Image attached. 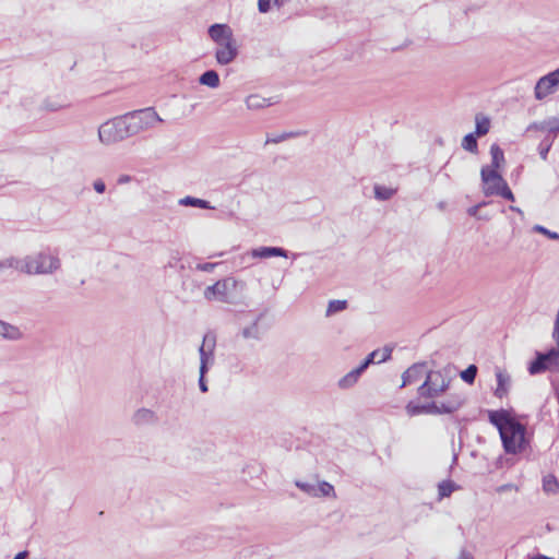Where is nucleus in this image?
<instances>
[{
    "label": "nucleus",
    "mask_w": 559,
    "mask_h": 559,
    "mask_svg": "<svg viewBox=\"0 0 559 559\" xmlns=\"http://www.w3.org/2000/svg\"><path fill=\"white\" fill-rule=\"evenodd\" d=\"M452 381L451 369L444 367L426 372L425 381L418 386L417 394L420 399L429 400L425 403L411 401L405 406L408 416L418 415H452L460 411L466 399L461 393H449L441 397L450 388Z\"/></svg>",
    "instance_id": "f257e3e1"
},
{
    "label": "nucleus",
    "mask_w": 559,
    "mask_h": 559,
    "mask_svg": "<svg viewBox=\"0 0 559 559\" xmlns=\"http://www.w3.org/2000/svg\"><path fill=\"white\" fill-rule=\"evenodd\" d=\"M488 419L498 429L506 453L516 454L526 449V427L514 418L510 411H488Z\"/></svg>",
    "instance_id": "f03ea898"
},
{
    "label": "nucleus",
    "mask_w": 559,
    "mask_h": 559,
    "mask_svg": "<svg viewBox=\"0 0 559 559\" xmlns=\"http://www.w3.org/2000/svg\"><path fill=\"white\" fill-rule=\"evenodd\" d=\"M21 273L27 275L51 274L60 267V260L50 252H39L21 259Z\"/></svg>",
    "instance_id": "7ed1b4c3"
},
{
    "label": "nucleus",
    "mask_w": 559,
    "mask_h": 559,
    "mask_svg": "<svg viewBox=\"0 0 559 559\" xmlns=\"http://www.w3.org/2000/svg\"><path fill=\"white\" fill-rule=\"evenodd\" d=\"M124 118L131 136L154 129L157 123L164 122L153 107L129 111L124 114Z\"/></svg>",
    "instance_id": "20e7f679"
},
{
    "label": "nucleus",
    "mask_w": 559,
    "mask_h": 559,
    "mask_svg": "<svg viewBox=\"0 0 559 559\" xmlns=\"http://www.w3.org/2000/svg\"><path fill=\"white\" fill-rule=\"evenodd\" d=\"M131 138L124 115L110 119L98 128V139L105 145Z\"/></svg>",
    "instance_id": "39448f33"
},
{
    "label": "nucleus",
    "mask_w": 559,
    "mask_h": 559,
    "mask_svg": "<svg viewBox=\"0 0 559 559\" xmlns=\"http://www.w3.org/2000/svg\"><path fill=\"white\" fill-rule=\"evenodd\" d=\"M236 286L237 281L234 277H225L206 286L203 292V297L207 301L231 304L236 298Z\"/></svg>",
    "instance_id": "423d86ee"
},
{
    "label": "nucleus",
    "mask_w": 559,
    "mask_h": 559,
    "mask_svg": "<svg viewBox=\"0 0 559 559\" xmlns=\"http://www.w3.org/2000/svg\"><path fill=\"white\" fill-rule=\"evenodd\" d=\"M546 370L559 371V347H551L546 353L537 352L528 365L531 374H539Z\"/></svg>",
    "instance_id": "0eeeda50"
},
{
    "label": "nucleus",
    "mask_w": 559,
    "mask_h": 559,
    "mask_svg": "<svg viewBox=\"0 0 559 559\" xmlns=\"http://www.w3.org/2000/svg\"><path fill=\"white\" fill-rule=\"evenodd\" d=\"M559 88V68L542 76L534 87V96L537 100H543L549 95L555 94Z\"/></svg>",
    "instance_id": "6e6552de"
},
{
    "label": "nucleus",
    "mask_w": 559,
    "mask_h": 559,
    "mask_svg": "<svg viewBox=\"0 0 559 559\" xmlns=\"http://www.w3.org/2000/svg\"><path fill=\"white\" fill-rule=\"evenodd\" d=\"M480 177L483 182V192L485 195H495L502 186L507 183L501 174L491 169L489 166H483L480 170Z\"/></svg>",
    "instance_id": "1a4fd4ad"
},
{
    "label": "nucleus",
    "mask_w": 559,
    "mask_h": 559,
    "mask_svg": "<svg viewBox=\"0 0 559 559\" xmlns=\"http://www.w3.org/2000/svg\"><path fill=\"white\" fill-rule=\"evenodd\" d=\"M216 340L214 335L205 334L199 347L200 368L199 373L206 374L215 362L214 349Z\"/></svg>",
    "instance_id": "9d476101"
},
{
    "label": "nucleus",
    "mask_w": 559,
    "mask_h": 559,
    "mask_svg": "<svg viewBox=\"0 0 559 559\" xmlns=\"http://www.w3.org/2000/svg\"><path fill=\"white\" fill-rule=\"evenodd\" d=\"M531 131L547 132L550 138H556L559 133V117H549L543 121L532 122L526 128V132Z\"/></svg>",
    "instance_id": "9b49d317"
},
{
    "label": "nucleus",
    "mask_w": 559,
    "mask_h": 559,
    "mask_svg": "<svg viewBox=\"0 0 559 559\" xmlns=\"http://www.w3.org/2000/svg\"><path fill=\"white\" fill-rule=\"evenodd\" d=\"M217 46L215 58L219 64L226 66L235 60L238 55L235 39Z\"/></svg>",
    "instance_id": "f8f14e48"
},
{
    "label": "nucleus",
    "mask_w": 559,
    "mask_h": 559,
    "mask_svg": "<svg viewBox=\"0 0 559 559\" xmlns=\"http://www.w3.org/2000/svg\"><path fill=\"white\" fill-rule=\"evenodd\" d=\"M210 37L217 44H225L234 39L231 28L226 24H213L209 28Z\"/></svg>",
    "instance_id": "ddd939ff"
},
{
    "label": "nucleus",
    "mask_w": 559,
    "mask_h": 559,
    "mask_svg": "<svg viewBox=\"0 0 559 559\" xmlns=\"http://www.w3.org/2000/svg\"><path fill=\"white\" fill-rule=\"evenodd\" d=\"M426 364L417 362L412 365L402 376L403 383L402 386L414 383L418 381L421 377L426 378Z\"/></svg>",
    "instance_id": "4468645a"
},
{
    "label": "nucleus",
    "mask_w": 559,
    "mask_h": 559,
    "mask_svg": "<svg viewBox=\"0 0 559 559\" xmlns=\"http://www.w3.org/2000/svg\"><path fill=\"white\" fill-rule=\"evenodd\" d=\"M496 379H497V388L495 390V395L499 399H502L509 392V389L511 385V378L506 371L497 368L496 369Z\"/></svg>",
    "instance_id": "2eb2a0df"
},
{
    "label": "nucleus",
    "mask_w": 559,
    "mask_h": 559,
    "mask_svg": "<svg viewBox=\"0 0 559 559\" xmlns=\"http://www.w3.org/2000/svg\"><path fill=\"white\" fill-rule=\"evenodd\" d=\"M21 259L10 257L0 261V278L9 277L13 271L21 272Z\"/></svg>",
    "instance_id": "dca6fc26"
},
{
    "label": "nucleus",
    "mask_w": 559,
    "mask_h": 559,
    "mask_svg": "<svg viewBox=\"0 0 559 559\" xmlns=\"http://www.w3.org/2000/svg\"><path fill=\"white\" fill-rule=\"evenodd\" d=\"M262 318V314L258 316L253 322H251L249 325L243 326L240 331V335L245 340H254L260 341L262 338V331L259 326V322Z\"/></svg>",
    "instance_id": "f3484780"
},
{
    "label": "nucleus",
    "mask_w": 559,
    "mask_h": 559,
    "mask_svg": "<svg viewBox=\"0 0 559 559\" xmlns=\"http://www.w3.org/2000/svg\"><path fill=\"white\" fill-rule=\"evenodd\" d=\"M252 255L262 259H269L272 257L288 258V251L284 250L282 247H260L259 249L252 250Z\"/></svg>",
    "instance_id": "a211bd4d"
},
{
    "label": "nucleus",
    "mask_w": 559,
    "mask_h": 559,
    "mask_svg": "<svg viewBox=\"0 0 559 559\" xmlns=\"http://www.w3.org/2000/svg\"><path fill=\"white\" fill-rule=\"evenodd\" d=\"M249 110H259L272 106L275 102L272 98H265L257 94L249 95L246 100Z\"/></svg>",
    "instance_id": "6ab92c4d"
},
{
    "label": "nucleus",
    "mask_w": 559,
    "mask_h": 559,
    "mask_svg": "<svg viewBox=\"0 0 559 559\" xmlns=\"http://www.w3.org/2000/svg\"><path fill=\"white\" fill-rule=\"evenodd\" d=\"M155 413L148 408H139L132 416V421L136 426L148 425L155 421Z\"/></svg>",
    "instance_id": "aec40b11"
},
{
    "label": "nucleus",
    "mask_w": 559,
    "mask_h": 559,
    "mask_svg": "<svg viewBox=\"0 0 559 559\" xmlns=\"http://www.w3.org/2000/svg\"><path fill=\"white\" fill-rule=\"evenodd\" d=\"M362 373L364 371H361L359 367L353 369L338 380V386L341 389L352 388L354 384H356Z\"/></svg>",
    "instance_id": "412c9836"
},
{
    "label": "nucleus",
    "mask_w": 559,
    "mask_h": 559,
    "mask_svg": "<svg viewBox=\"0 0 559 559\" xmlns=\"http://www.w3.org/2000/svg\"><path fill=\"white\" fill-rule=\"evenodd\" d=\"M199 82L202 85L209 86L211 88H216L219 86V75L214 70H207L202 73L199 78Z\"/></svg>",
    "instance_id": "4be33fe9"
},
{
    "label": "nucleus",
    "mask_w": 559,
    "mask_h": 559,
    "mask_svg": "<svg viewBox=\"0 0 559 559\" xmlns=\"http://www.w3.org/2000/svg\"><path fill=\"white\" fill-rule=\"evenodd\" d=\"M491 164L488 165L491 169L498 170L504 163L503 151L497 144L490 146Z\"/></svg>",
    "instance_id": "5701e85b"
},
{
    "label": "nucleus",
    "mask_w": 559,
    "mask_h": 559,
    "mask_svg": "<svg viewBox=\"0 0 559 559\" xmlns=\"http://www.w3.org/2000/svg\"><path fill=\"white\" fill-rule=\"evenodd\" d=\"M179 205L182 206H193V207H200V209H214L209 201L187 195L185 198H181L178 201Z\"/></svg>",
    "instance_id": "b1692460"
},
{
    "label": "nucleus",
    "mask_w": 559,
    "mask_h": 559,
    "mask_svg": "<svg viewBox=\"0 0 559 559\" xmlns=\"http://www.w3.org/2000/svg\"><path fill=\"white\" fill-rule=\"evenodd\" d=\"M475 132L477 136H484L489 132L490 129V120L488 117L484 115H476L475 117Z\"/></svg>",
    "instance_id": "393cba45"
},
{
    "label": "nucleus",
    "mask_w": 559,
    "mask_h": 559,
    "mask_svg": "<svg viewBox=\"0 0 559 559\" xmlns=\"http://www.w3.org/2000/svg\"><path fill=\"white\" fill-rule=\"evenodd\" d=\"M1 335L4 338L10 340V341H17L23 337V333L21 332V330L17 326L12 325L7 322H4Z\"/></svg>",
    "instance_id": "a878e982"
},
{
    "label": "nucleus",
    "mask_w": 559,
    "mask_h": 559,
    "mask_svg": "<svg viewBox=\"0 0 559 559\" xmlns=\"http://www.w3.org/2000/svg\"><path fill=\"white\" fill-rule=\"evenodd\" d=\"M319 497L336 498L334 487L325 480L319 481L317 484V497L316 498H319Z\"/></svg>",
    "instance_id": "bb28decb"
},
{
    "label": "nucleus",
    "mask_w": 559,
    "mask_h": 559,
    "mask_svg": "<svg viewBox=\"0 0 559 559\" xmlns=\"http://www.w3.org/2000/svg\"><path fill=\"white\" fill-rule=\"evenodd\" d=\"M543 489L546 493H557L559 491V483L554 475H546L543 478Z\"/></svg>",
    "instance_id": "cd10ccee"
},
{
    "label": "nucleus",
    "mask_w": 559,
    "mask_h": 559,
    "mask_svg": "<svg viewBox=\"0 0 559 559\" xmlns=\"http://www.w3.org/2000/svg\"><path fill=\"white\" fill-rule=\"evenodd\" d=\"M457 488L454 481L443 480L438 485L439 499L451 496V493Z\"/></svg>",
    "instance_id": "c85d7f7f"
},
{
    "label": "nucleus",
    "mask_w": 559,
    "mask_h": 559,
    "mask_svg": "<svg viewBox=\"0 0 559 559\" xmlns=\"http://www.w3.org/2000/svg\"><path fill=\"white\" fill-rule=\"evenodd\" d=\"M302 134H305V132H301V131L283 132L281 134H276V135H273V136H267L266 144L267 143L277 144V143H281V142L286 141L288 139L297 138V136L302 135Z\"/></svg>",
    "instance_id": "c756f323"
},
{
    "label": "nucleus",
    "mask_w": 559,
    "mask_h": 559,
    "mask_svg": "<svg viewBox=\"0 0 559 559\" xmlns=\"http://www.w3.org/2000/svg\"><path fill=\"white\" fill-rule=\"evenodd\" d=\"M462 147L471 153H477V135L474 133L466 134L462 140Z\"/></svg>",
    "instance_id": "7c9ffc66"
},
{
    "label": "nucleus",
    "mask_w": 559,
    "mask_h": 559,
    "mask_svg": "<svg viewBox=\"0 0 559 559\" xmlns=\"http://www.w3.org/2000/svg\"><path fill=\"white\" fill-rule=\"evenodd\" d=\"M373 190H374L376 199L381 200V201L391 199L393 197V194L395 193L394 189L384 187V186H378V185L374 186Z\"/></svg>",
    "instance_id": "2f4dec72"
},
{
    "label": "nucleus",
    "mask_w": 559,
    "mask_h": 559,
    "mask_svg": "<svg viewBox=\"0 0 559 559\" xmlns=\"http://www.w3.org/2000/svg\"><path fill=\"white\" fill-rule=\"evenodd\" d=\"M556 138H550L549 135H547L538 145L537 150H538V153H539V156L543 160H546L547 157H548V153L552 146V143L555 141Z\"/></svg>",
    "instance_id": "473e14b6"
},
{
    "label": "nucleus",
    "mask_w": 559,
    "mask_h": 559,
    "mask_svg": "<svg viewBox=\"0 0 559 559\" xmlns=\"http://www.w3.org/2000/svg\"><path fill=\"white\" fill-rule=\"evenodd\" d=\"M347 308L346 300H331L326 308V316L330 317Z\"/></svg>",
    "instance_id": "72a5a7b5"
},
{
    "label": "nucleus",
    "mask_w": 559,
    "mask_h": 559,
    "mask_svg": "<svg viewBox=\"0 0 559 559\" xmlns=\"http://www.w3.org/2000/svg\"><path fill=\"white\" fill-rule=\"evenodd\" d=\"M68 107V104L61 103L55 99H45L41 104V108L47 111H59Z\"/></svg>",
    "instance_id": "f704fd0d"
},
{
    "label": "nucleus",
    "mask_w": 559,
    "mask_h": 559,
    "mask_svg": "<svg viewBox=\"0 0 559 559\" xmlns=\"http://www.w3.org/2000/svg\"><path fill=\"white\" fill-rule=\"evenodd\" d=\"M477 370L478 369L475 365H469L465 370H463L460 373L461 379L468 384L474 383L475 378L477 376Z\"/></svg>",
    "instance_id": "c9c22d12"
},
{
    "label": "nucleus",
    "mask_w": 559,
    "mask_h": 559,
    "mask_svg": "<svg viewBox=\"0 0 559 559\" xmlns=\"http://www.w3.org/2000/svg\"><path fill=\"white\" fill-rule=\"evenodd\" d=\"M296 487H298L301 491L309 495L310 497H317V485L308 481L296 480Z\"/></svg>",
    "instance_id": "e433bc0d"
},
{
    "label": "nucleus",
    "mask_w": 559,
    "mask_h": 559,
    "mask_svg": "<svg viewBox=\"0 0 559 559\" xmlns=\"http://www.w3.org/2000/svg\"><path fill=\"white\" fill-rule=\"evenodd\" d=\"M373 352L378 353V355H377V357H378L377 358V364H381V362H384L388 359H390L391 354H392V348L385 346L382 349H376Z\"/></svg>",
    "instance_id": "4c0bfd02"
},
{
    "label": "nucleus",
    "mask_w": 559,
    "mask_h": 559,
    "mask_svg": "<svg viewBox=\"0 0 559 559\" xmlns=\"http://www.w3.org/2000/svg\"><path fill=\"white\" fill-rule=\"evenodd\" d=\"M533 230L546 235L548 237V239H550V240H558L559 241V234H557L555 231H550V230H548L547 228H545V227H543L540 225H535L533 227Z\"/></svg>",
    "instance_id": "58836bf2"
},
{
    "label": "nucleus",
    "mask_w": 559,
    "mask_h": 559,
    "mask_svg": "<svg viewBox=\"0 0 559 559\" xmlns=\"http://www.w3.org/2000/svg\"><path fill=\"white\" fill-rule=\"evenodd\" d=\"M378 353L371 352L364 361L358 366L361 371H365L369 365L377 364Z\"/></svg>",
    "instance_id": "ea45409f"
},
{
    "label": "nucleus",
    "mask_w": 559,
    "mask_h": 559,
    "mask_svg": "<svg viewBox=\"0 0 559 559\" xmlns=\"http://www.w3.org/2000/svg\"><path fill=\"white\" fill-rule=\"evenodd\" d=\"M221 264L222 263H212V262L197 263L195 270L210 273V272H213V270Z\"/></svg>",
    "instance_id": "a19ab883"
},
{
    "label": "nucleus",
    "mask_w": 559,
    "mask_h": 559,
    "mask_svg": "<svg viewBox=\"0 0 559 559\" xmlns=\"http://www.w3.org/2000/svg\"><path fill=\"white\" fill-rule=\"evenodd\" d=\"M495 195H500L509 201H514V195H513L512 191L510 190L508 183L502 186L501 189Z\"/></svg>",
    "instance_id": "79ce46f5"
},
{
    "label": "nucleus",
    "mask_w": 559,
    "mask_h": 559,
    "mask_svg": "<svg viewBox=\"0 0 559 559\" xmlns=\"http://www.w3.org/2000/svg\"><path fill=\"white\" fill-rule=\"evenodd\" d=\"M552 338L559 347V308L554 322Z\"/></svg>",
    "instance_id": "37998d69"
},
{
    "label": "nucleus",
    "mask_w": 559,
    "mask_h": 559,
    "mask_svg": "<svg viewBox=\"0 0 559 559\" xmlns=\"http://www.w3.org/2000/svg\"><path fill=\"white\" fill-rule=\"evenodd\" d=\"M93 188L99 194H102L106 191V185H105L104 180H102V179H96L93 182Z\"/></svg>",
    "instance_id": "c03bdc74"
},
{
    "label": "nucleus",
    "mask_w": 559,
    "mask_h": 559,
    "mask_svg": "<svg viewBox=\"0 0 559 559\" xmlns=\"http://www.w3.org/2000/svg\"><path fill=\"white\" fill-rule=\"evenodd\" d=\"M205 376L206 374H202V373H200V376H199V389L202 393H206L209 391Z\"/></svg>",
    "instance_id": "a18cd8bd"
},
{
    "label": "nucleus",
    "mask_w": 559,
    "mask_h": 559,
    "mask_svg": "<svg viewBox=\"0 0 559 559\" xmlns=\"http://www.w3.org/2000/svg\"><path fill=\"white\" fill-rule=\"evenodd\" d=\"M459 559H474V557L469 551L462 549Z\"/></svg>",
    "instance_id": "49530a36"
},
{
    "label": "nucleus",
    "mask_w": 559,
    "mask_h": 559,
    "mask_svg": "<svg viewBox=\"0 0 559 559\" xmlns=\"http://www.w3.org/2000/svg\"><path fill=\"white\" fill-rule=\"evenodd\" d=\"M481 206V204H478V205H474L472 207H469L467 210V213L471 215V216H476L477 215V212L479 210V207Z\"/></svg>",
    "instance_id": "de8ad7c7"
},
{
    "label": "nucleus",
    "mask_w": 559,
    "mask_h": 559,
    "mask_svg": "<svg viewBox=\"0 0 559 559\" xmlns=\"http://www.w3.org/2000/svg\"><path fill=\"white\" fill-rule=\"evenodd\" d=\"M27 557H28V551L23 550V551L17 552L13 559H26Z\"/></svg>",
    "instance_id": "09e8293b"
},
{
    "label": "nucleus",
    "mask_w": 559,
    "mask_h": 559,
    "mask_svg": "<svg viewBox=\"0 0 559 559\" xmlns=\"http://www.w3.org/2000/svg\"><path fill=\"white\" fill-rule=\"evenodd\" d=\"M531 559H552V558H549V557L544 556V555H537V556H535V557H533Z\"/></svg>",
    "instance_id": "8fccbe9b"
},
{
    "label": "nucleus",
    "mask_w": 559,
    "mask_h": 559,
    "mask_svg": "<svg viewBox=\"0 0 559 559\" xmlns=\"http://www.w3.org/2000/svg\"><path fill=\"white\" fill-rule=\"evenodd\" d=\"M3 325H4V321H1V320H0V335L2 334Z\"/></svg>",
    "instance_id": "3c124183"
},
{
    "label": "nucleus",
    "mask_w": 559,
    "mask_h": 559,
    "mask_svg": "<svg viewBox=\"0 0 559 559\" xmlns=\"http://www.w3.org/2000/svg\"><path fill=\"white\" fill-rule=\"evenodd\" d=\"M128 180H129V177H123V178H120V179H119V181H120V182H126V181H128Z\"/></svg>",
    "instance_id": "603ef678"
},
{
    "label": "nucleus",
    "mask_w": 559,
    "mask_h": 559,
    "mask_svg": "<svg viewBox=\"0 0 559 559\" xmlns=\"http://www.w3.org/2000/svg\"><path fill=\"white\" fill-rule=\"evenodd\" d=\"M508 490V486H501L498 491Z\"/></svg>",
    "instance_id": "864d4df0"
},
{
    "label": "nucleus",
    "mask_w": 559,
    "mask_h": 559,
    "mask_svg": "<svg viewBox=\"0 0 559 559\" xmlns=\"http://www.w3.org/2000/svg\"><path fill=\"white\" fill-rule=\"evenodd\" d=\"M508 490V486H501L498 491Z\"/></svg>",
    "instance_id": "5fc2aeb1"
},
{
    "label": "nucleus",
    "mask_w": 559,
    "mask_h": 559,
    "mask_svg": "<svg viewBox=\"0 0 559 559\" xmlns=\"http://www.w3.org/2000/svg\"><path fill=\"white\" fill-rule=\"evenodd\" d=\"M510 209H511L512 211H516V212L521 213V210H520L519 207L510 206Z\"/></svg>",
    "instance_id": "6e6d98bb"
}]
</instances>
